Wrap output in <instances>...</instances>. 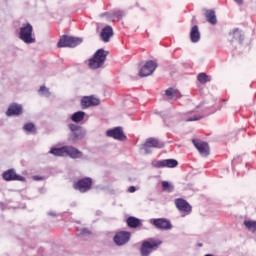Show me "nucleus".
Wrapping results in <instances>:
<instances>
[{
	"mask_svg": "<svg viewBox=\"0 0 256 256\" xmlns=\"http://www.w3.org/2000/svg\"><path fill=\"white\" fill-rule=\"evenodd\" d=\"M71 119L74 123H80V121H83L85 119V112L83 111H78L75 112L72 116Z\"/></svg>",
	"mask_w": 256,
	"mask_h": 256,
	"instance_id": "nucleus-26",
	"label": "nucleus"
},
{
	"mask_svg": "<svg viewBox=\"0 0 256 256\" xmlns=\"http://www.w3.org/2000/svg\"><path fill=\"white\" fill-rule=\"evenodd\" d=\"M237 5H243V0H234Z\"/></svg>",
	"mask_w": 256,
	"mask_h": 256,
	"instance_id": "nucleus-36",
	"label": "nucleus"
},
{
	"mask_svg": "<svg viewBox=\"0 0 256 256\" xmlns=\"http://www.w3.org/2000/svg\"><path fill=\"white\" fill-rule=\"evenodd\" d=\"M91 187H93V179L89 177L82 178L73 184V188L80 193L91 191Z\"/></svg>",
	"mask_w": 256,
	"mask_h": 256,
	"instance_id": "nucleus-8",
	"label": "nucleus"
},
{
	"mask_svg": "<svg viewBox=\"0 0 256 256\" xmlns=\"http://www.w3.org/2000/svg\"><path fill=\"white\" fill-rule=\"evenodd\" d=\"M197 80L202 85H205V83H209V81H211V77H209V75H206L205 73H200L197 76Z\"/></svg>",
	"mask_w": 256,
	"mask_h": 256,
	"instance_id": "nucleus-28",
	"label": "nucleus"
},
{
	"mask_svg": "<svg viewBox=\"0 0 256 256\" xmlns=\"http://www.w3.org/2000/svg\"><path fill=\"white\" fill-rule=\"evenodd\" d=\"M2 177L4 181H25V177L17 174L15 169H9L3 172Z\"/></svg>",
	"mask_w": 256,
	"mask_h": 256,
	"instance_id": "nucleus-17",
	"label": "nucleus"
},
{
	"mask_svg": "<svg viewBox=\"0 0 256 256\" xmlns=\"http://www.w3.org/2000/svg\"><path fill=\"white\" fill-rule=\"evenodd\" d=\"M126 223L131 229H137V227H141V220L133 216L128 217Z\"/></svg>",
	"mask_w": 256,
	"mask_h": 256,
	"instance_id": "nucleus-25",
	"label": "nucleus"
},
{
	"mask_svg": "<svg viewBox=\"0 0 256 256\" xmlns=\"http://www.w3.org/2000/svg\"><path fill=\"white\" fill-rule=\"evenodd\" d=\"M80 104L82 109H89V107H97V105H100L101 100L95 96H84Z\"/></svg>",
	"mask_w": 256,
	"mask_h": 256,
	"instance_id": "nucleus-13",
	"label": "nucleus"
},
{
	"mask_svg": "<svg viewBox=\"0 0 256 256\" xmlns=\"http://www.w3.org/2000/svg\"><path fill=\"white\" fill-rule=\"evenodd\" d=\"M106 135L107 137L116 139V141H125V139H127L122 127H115L114 129L107 130Z\"/></svg>",
	"mask_w": 256,
	"mask_h": 256,
	"instance_id": "nucleus-15",
	"label": "nucleus"
},
{
	"mask_svg": "<svg viewBox=\"0 0 256 256\" xmlns=\"http://www.w3.org/2000/svg\"><path fill=\"white\" fill-rule=\"evenodd\" d=\"M126 13L123 10L115 9L112 12H105L100 14V17H108V19H113V17H116V19L121 20L125 17Z\"/></svg>",
	"mask_w": 256,
	"mask_h": 256,
	"instance_id": "nucleus-20",
	"label": "nucleus"
},
{
	"mask_svg": "<svg viewBox=\"0 0 256 256\" xmlns=\"http://www.w3.org/2000/svg\"><path fill=\"white\" fill-rule=\"evenodd\" d=\"M151 225H154L156 229H160V231H169L173 229V224L167 218H152L150 219Z\"/></svg>",
	"mask_w": 256,
	"mask_h": 256,
	"instance_id": "nucleus-9",
	"label": "nucleus"
},
{
	"mask_svg": "<svg viewBox=\"0 0 256 256\" xmlns=\"http://www.w3.org/2000/svg\"><path fill=\"white\" fill-rule=\"evenodd\" d=\"M163 191H168L169 193H173L175 191V187L170 184L168 181L162 182Z\"/></svg>",
	"mask_w": 256,
	"mask_h": 256,
	"instance_id": "nucleus-30",
	"label": "nucleus"
},
{
	"mask_svg": "<svg viewBox=\"0 0 256 256\" xmlns=\"http://www.w3.org/2000/svg\"><path fill=\"white\" fill-rule=\"evenodd\" d=\"M80 235H84V236L91 235V231H89V229L87 228H83L80 232Z\"/></svg>",
	"mask_w": 256,
	"mask_h": 256,
	"instance_id": "nucleus-33",
	"label": "nucleus"
},
{
	"mask_svg": "<svg viewBox=\"0 0 256 256\" xmlns=\"http://www.w3.org/2000/svg\"><path fill=\"white\" fill-rule=\"evenodd\" d=\"M38 93L42 97H51V92L49 91V88H47L45 86H41L40 89L38 90Z\"/></svg>",
	"mask_w": 256,
	"mask_h": 256,
	"instance_id": "nucleus-31",
	"label": "nucleus"
},
{
	"mask_svg": "<svg viewBox=\"0 0 256 256\" xmlns=\"http://www.w3.org/2000/svg\"><path fill=\"white\" fill-rule=\"evenodd\" d=\"M81 43H83V38L63 35L59 39V41L57 43V47H59V48H63V47L75 48V47H77V45H81Z\"/></svg>",
	"mask_w": 256,
	"mask_h": 256,
	"instance_id": "nucleus-6",
	"label": "nucleus"
},
{
	"mask_svg": "<svg viewBox=\"0 0 256 256\" xmlns=\"http://www.w3.org/2000/svg\"><path fill=\"white\" fill-rule=\"evenodd\" d=\"M192 23H195V16H193L192 18Z\"/></svg>",
	"mask_w": 256,
	"mask_h": 256,
	"instance_id": "nucleus-38",
	"label": "nucleus"
},
{
	"mask_svg": "<svg viewBox=\"0 0 256 256\" xmlns=\"http://www.w3.org/2000/svg\"><path fill=\"white\" fill-rule=\"evenodd\" d=\"M204 15L206 17V21L210 23V25H215L217 23V14H215V10H204Z\"/></svg>",
	"mask_w": 256,
	"mask_h": 256,
	"instance_id": "nucleus-23",
	"label": "nucleus"
},
{
	"mask_svg": "<svg viewBox=\"0 0 256 256\" xmlns=\"http://www.w3.org/2000/svg\"><path fill=\"white\" fill-rule=\"evenodd\" d=\"M48 215H50V217H57V213H55L54 211L48 212Z\"/></svg>",
	"mask_w": 256,
	"mask_h": 256,
	"instance_id": "nucleus-35",
	"label": "nucleus"
},
{
	"mask_svg": "<svg viewBox=\"0 0 256 256\" xmlns=\"http://www.w3.org/2000/svg\"><path fill=\"white\" fill-rule=\"evenodd\" d=\"M33 179H34V181H41L42 178L39 176H34Z\"/></svg>",
	"mask_w": 256,
	"mask_h": 256,
	"instance_id": "nucleus-37",
	"label": "nucleus"
},
{
	"mask_svg": "<svg viewBox=\"0 0 256 256\" xmlns=\"http://www.w3.org/2000/svg\"><path fill=\"white\" fill-rule=\"evenodd\" d=\"M244 226L251 231V233H256V221L245 220Z\"/></svg>",
	"mask_w": 256,
	"mask_h": 256,
	"instance_id": "nucleus-27",
	"label": "nucleus"
},
{
	"mask_svg": "<svg viewBox=\"0 0 256 256\" xmlns=\"http://www.w3.org/2000/svg\"><path fill=\"white\" fill-rule=\"evenodd\" d=\"M178 165H179V162H177V160L175 159L152 161V166H154L156 169H163L165 167H168V169H174V167H177Z\"/></svg>",
	"mask_w": 256,
	"mask_h": 256,
	"instance_id": "nucleus-10",
	"label": "nucleus"
},
{
	"mask_svg": "<svg viewBox=\"0 0 256 256\" xmlns=\"http://www.w3.org/2000/svg\"><path fill=\"white\" fill-rule=\"evenodd\" d=\"M68 129L70 130L68 133V141L70 143H78V141H81L87 135V131L77 124H68Z\"/></svg>",
	"mask_w": 256,
	"mask_h": 256,
	"instance_id": "nucleus-3",
	"label": "nucleus"
},
{
	"mask_svg": "<svg viewBox=\"0 0 256 256\" xmlns=\"http://www.w3.org/2000/svg\"><path fill=\"white\" fill-rule=\"evenodd\" d=\"M190 41H191V43H199V41H201V32H199V26L198 25H194L191 28Z\"/></svg>",
	"mask_w": 256,
	"mask_h": 256,
	"instance_id": "nucleus-22",
	"label": "nucleus"
},
{
	"mask_svg": "<svg viewBox=\"0 0 256 256\" xmlns=\"http://www.w3.org/2000/svg\"><path fill=\"white\" fill-rule=\"evenodd\" d=\"M165 95L166 97H168V99H171L173 101H177V99H181L183 97L178 89L171 87L165 90Z\"/></svg>",
	"mask_w": 256,
	"mask_h": 256,
	"instance_id": "nucleus-21",
	"label": "nucleus"
},
{
	"mask_svg": "<svg viewBox=\"0 0 256 256\" xmlns=\"http://www.w3.org/2000/svg\"><path fill=\"white\" fill-rule=\"evenodd\" d=\"M163 243L161 240L149 238L147 240H144L142 242L141 248H140V254L141 256H149L153 251H157L159 249V245Z\"/></svg>",
	"mask_w": 256,
	"mask_h": 256,
	"instance_id": "nucleus-4",
	"label": "nucleus"
},
{
	"mask_svg": "<svg viewBox=\"0 0 256 256\" xmlns=\"http://www.w3.org/2000/svg\"><path fill=\"white\" fill-rule=\"evenodd\" d=\"M111 37H113V27L107 25L101 31L100 39L103 43H109V41H111Z\"/></svg>",
	"mask_w": 256,
	"mask_h": 256,
	"instance_id": "nucleus-19",
	"label": "nucleus"
},
{
	"mask_svg": "<svg viewBox=\"0 0 256 256\" xmlns=\"http://www.w3.org/2000/svg\"><path fill=\"white\" fill-rule=\"evenodd\" d=\"M192 143L201 157H209V144L207 142L193 139Z\"/></svg>",
	"mask_w": 256,
	"mask_h": 256,
	"instance_id": "nucleus-14",
	"label": "nucleus"
},
{
	"mask_svg": "<svg viewBox=\"0 0 256 256\" xmlns=\"http://www.w3.org/2000/svg\"><path fill=\"white\" fill-rule=\"evenodd\" d=\"M200 119H203V116L199 115V116H193V117H189L186 119L187 122H191V121H200Z\"/></svg>",
	"mask_w": 256,
	"mask_h": 256,
	"instance_id": "nucleus-32",
	"label": "nucleus"
},
{
	"mask_svg": "<svg viewBox=\"0 0 256 256\" xmlns=\"http://www.w3.org/2000/svg\"><path fill=\"white\" fill-rule=\"evenodd\" d=\"M19 39L26 43V45L35 43V37H33V26L30 23L23 24L20 27Z\"/></svg>",
	"mask_w": 256,
	"mask_h": 256,
	"instance_id": "nucleus-5",
	"label": "nucleus"
},
{
	"mask_svg": "<svg viewBox=\"0 0 256 256\" xmlns=\"http://www.w3.org/2000/svg\"><path fill=\"white\" fill-rule=\"evenodd\" d=\"M23 130L28 132V133H33L35 135V133H37V128H35V124L33 123H26L23 126Z\"/></svg>",
	"mask_w": 256,
	"mask_h": 256,
	"instance_id": "nucleus-29",
	"label": "nucleus"
},
{
	"mask_svg": "<svg viewBox=\"0 0 256 256\" xmlns=\"http://www.w3.org/2000/svg\"><path fill=\"white\" fill-rule=\"evenodd\" d=\"M163 143L159 142L158 139L148 138L144 144L140 147V151H144V155L153 153V149H162Z\"/></svg>",
	"mask_w": 256,
	"mask_h": 256,
	"instance_id": "nucleus-7",
	"label": "nucleus"
},
{
	"mask_svg": "<svg viewBox=\"0 0 256 256\" xmlns=\"http://www.w3.org/2000/svg\"><path fill=\"white\" fill-rule=\"evenodd\" d=\"M155 69H157V62L150 60L140 69L139 75L141 77H149V75H153V73H155Z\"/></svg>",
	"mask_w": 256,
	"mask_h": 256,
	"instance_id": "nucleus-11",
	"label": "nucleus"
},
{
	"mask_svg": "<svg viewBox=\"0 0 256 256\" xmlns=\"http://www.w3.org/2000/svg\"><path fill=\"white\" fill-rule=\"evenodd\" d=\"M131 240V232H125L121 231L115 234L113 241L116 243L119 247L123 245H127L129 241Z\"/></svg>",
	"mask_w": 256,
	"mask_h": 256,
	"instance_id": "nucleus-12",
	"label": "nucleus"
},
{
	"mask_svg": "<svg viewBox=\"0 0 256 256\" xmlns=\"http://www.w3.org/2000/svg\"><path fill=\"white\" fill-rule=\"evenodd\" d=\"M128 191H129V193H135V191H137V188L135 186H130L128 188Z\"/></svg>",
	"mask_w": 256,
	"mask_h": 256,
	"instance_id": "nucleus-34",
	"label": "nucleus"
},
{
	"mask_svg": "<svg viewBox=\"0 0 256 256\" xmlns=\"http://www.w3.org/2000/svg\"><path fill=\"white\" fill-rule=\"evenodd\" d=\"M49 153L54 157H70V159H81L83 152L73 146H62L60 148H51Z\"/></svg>",
	"mask_w": 256,
	"mask_h": 256,
	"instance_id": "nucleus-1",
	"label": "nucleus"
},
{
	"mask_svg": "<svg viewBox=\"0 0 256 256\" xmlns=\"http://www.w3.org/2000/svg\"><path fill=\"white\" fill-rule=\"evenodd\" d=\"M107 55H109V51L103 48L98 49L93 57L89 59V67L91 69H101L105 65V61H107Z\"/></svg>",
	"mask_w": 256,
	"mask_h": 256,
	"instance_id": "nucleus-2",
	"label": "nucleus"
},
{
	"mask_svg": "<svg viewBox=\"0 0 256 256\" xmlns=\"http://www.w3.org/2000/svg\"><path fill=\"white\" fill-rule=\"evenodd\" d=\"M23 114V106L21 104L12 103L6 111L7 117L19 116Z\"/></svg>",
	"mask_w": 256,
	"mask_h": 256,
	"instance_id": "nucleus-18",
	"label": "nucleus"
},
{
	"mask_svg": "<svg viewBox=\"0 0 256 256\" xmlns=\"http://www.w3.org/2000/svg\"><path fill=\"white\" fill-rule=\"evenodd\" d=\"M175 206L181 213H186V215H189L192 211V207L189 205V202L183 198H177L175 200Z\"/></svg>",
	"mask_w": 256,
	"mask_h": 256,
	"instance_id": "nucleus-16",
	"label": "nucleus"
},
{
	"mask_svg": "<svg viewBox=\"0 0 256 256\" xmlns=\"http://www.w3.org/2000/svg\"><path fill=\"white\" fill-rule=\"evenodd\" d=\"M230 37H232V41H237L240 45L243 43L245 36L239 29H234L232 32L229 33Z\"/></svg>",
	"mask_w": 256,
	"mask_h": 256,
	"instance_id": "nucleus-24",
	"label": "nucleus"
}]
</instances>
